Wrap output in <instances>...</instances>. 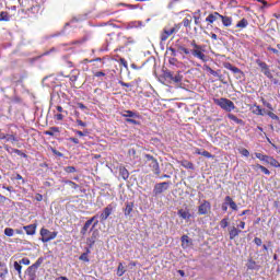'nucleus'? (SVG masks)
Segmentation results:
<instances>
[{"mask_svg": "<svg viewBox=\"0 0 280 280\" xmlns=\"http://www.w3.org/2000/svg\"><path fill=\"white\" fill-rule=\"evenodd\" d=\"M121 117H127V118L133 117V119H141V115H139V113L132 112V110H125V114H121Z\"/></svg>", "mask_w": 280, "mask_h": 280, "instance_id": "nucleus-21", "label": "nucleus"}, {"mask_svg": "<svg viewBox=\"0 0 280 280\" xmlns=\"http://www.w3.org/2000/svg\"><path fill=\"white\" fill-rule=\"evenodd\" d=\"M19 262L23 266H30V264H32L30 258H22Z\"/></svg>", "mask_w": 280, "mask_h": 280, "instance_id": "nucleus-50", "label": "nucleus"}, {"mask_svg": "<svg viewBox=\"0 0 280 280\" xmlns=\"http://www.w3.org/2000/svg\"><path fill=\"white\" fill-rule=\"evenodd\" d=\"M63 171L66 172V174H74V172H78L74 166H66Z\"/></svg>", "mask_w": 280, "mask_h": 280, "instance_id": "nucleus-41", "label": "nucleus"}, {"mask_svg": "<svg viewBox=\"0 0 280 280\" xmlns=\"http://www.w3.org/2000/svg\"><path fill=\"white\" fill-rule=\"evenodd\" d=\"M236 27L238 30H245V27H248V20L243 18L240 22H237Z\"/></svg>", "mask_w": 280, "mask_h": 280, "instance_id": "nucleus-32", "label": "nucleus"}, {"mask_svg": "<svg viewBox=\"0 0 280 280\" xmlns=\"http://www.w3.org/2000/svg\"><path fill=\"white\" fill-rule=\"evenodd\" d=\"M51 152L55 154V156H62V153L54 148H51Z\"/></svg>", "mask_w": 280, "mask_h": 280, "instance_id": "nucleus-63", "label": "nucleus"}, {"mask_svg": "<svg viewBox=\"0 0 280 280\" xmlns=\"http://www.w3.org/2000/svg\"><path fill=\"white\" fill-rule=\"evenodd\" d=\"M43 261H45V258L39 257L35 261V264H33L26 269V275H28L30 279L32 280L36 279V271L38 270V268H40V266H43Z\"/></svg>", "mask_w": 280, "mask_h": 280, "instance_id": "nucleus-6", "label": "nucleus"}, {"mask_svg": "<svg viewBox=\"0 0 280 280\" xmlns=\"http://www.w3.org/2000/svg\"><path fill=\"white\" fill-rule=\"evenodd\" d=\"M220 226L221 229H226V226H229V219L224 218L220 221Z\"/></svg>", "mask_w": 280, "mask_h": 280, "instance_id": "nucleus-44", "label": "nucleus"}, {"mask_svg": "<svg viewBox=\"0 0 280 280\" xmlns=\"http://www.w3.org/2000/svg\"><path fill=\"white\" fill-rule=\"evenodd\" d=\"M255 113L257 115L264 116L265 110L261 108V106L257 105Z\"/></svg>", "mask_w": 280, "mask_h": 280, "instance_id": "nucleus-52", "label": "nucleus"}, {"mask_svg": "<svg viewBox=\"0 0 280 280\" xmlns=\"http://www.w3.org/2000/svg\"><path fill=\"white\" fill-rule=\"evenodd\" d=\"M118 84H120V86H126L127 89H130L132 86L131 83H126L124 81H118Z\"/></svg>", "mask_w": 280, "mask_h": 280, "instance_id": "nucleus-58", "label": "nucleus"}, {"mask_svg": "<svg viewBox=\"0 0 280 280\" xmlns=\"http://www.w3.org/2000/svg\"><path fill=\"white\" fill-rule=\"evenodd\" d=\"M256 65L259 66L261 73H264L266 78L272 80V72L270 71V66H268L266 61H261V59H256Z\"/></svg>", "mask_w": 280, "mask_h": 280, "instance_id": "nucleus-7", "label": "nucleus"}, {"mask_svg": "<svg viewBox=\"0 0 280 280\" xmlns=\"http://www.w3.org/2000/svg\"><path fill=\"white\" fill-rule=\"evenodd\" d=\"M35 200H37V202H43V195L36 194L35 195Z\"/></svg>", "mask_w": 280, "mask_h": 280, "instance_id": "nucleus-64", "label": "nucleus"}, {"mask_svg": "<svg viewBox=\"0 0 280 280\" xmlns=\"http://www.w3.org/2000/svg\"><path fill=\"white\" fill-rule=\"evenodd\" d=\"M207 71H209L211 75H214V78H218V71L211 69V67H207Z\"/></svg>", "mask_w": 280, "mask_h": 280, "instance_id": "nucleus-55", "label": "nucleus"}, {"mask_svg": "<svg viewBox=\"0 0 280 280\" xmlns=\"http://www.w3.org/2000/svg\"><path fill=\"white\" fill-rule=\"evenodd\" d=\"M224 69L232 71V73H234V74L240 73L242 75V73H244L240 68L233 66L231 62L224 63Z\"/></svg>", "mask_w": 280, "mask_h": 280, "instance_id": "nucleus-17", "label": "nucleus"}, {"mask_svg": "<svg viewBox=\"0 0 280 280\" xmlns=\"http://www.w3.org/2000/svg\"><path fill=\"white\" fill-rule=\"evenodd\" d=\"M117 277H124L126 275V267H124V262H119L116 271Z\"/></svg>", "mask_w": 280, "mask_h": 280, "instance_id": "nucleus-27", "label": "nucleus"}, {"mask_svg": "<svg viewBox=\"0 0 280 280\" xmlns=\"http://www.w3.org/2000/svg\"><path fill=\"white\" fill-rule=\"evenodd\" d=\"M179 165H182V167H185V170H194V163L187 160H182L179 162Z\"/></svg>", "mask_w": 280, "mask_h": 280, "instance_id": "nucleus-28", "label": "nucleus"}, {"mask_svg": "<svg viewBox=\"0 0 280 280\" xmlns=\"http://www.w3.org/2000/svg\"><path fill=\"white\" fill-rule=\"evenodd\" d=\"M65 67H68V69H73L74 66H73L72 61L66 60Z\"/></svg>", "mask_w": 280, "mask_h": 280, "instance_id": "nucleus-62", "label": "nucleus"}, {"mask_svg": "<svg viewBox=\"0 0 280 280\" xmlns=\"http://www.w3.org/2000/svg\"><path fill=\"white\" fill-rule=\"evenodd\" d=\"M220 16H222V14H220L219 12H214L212 14H209L206 18V23H215V21H218V19H220Z\"/></svg>", "mask_w": 280, "mask_h": 280, "instance_id": "nucleus-20", "label": "nucleus"}, {"mask_svg": "<svg viewBox=\"0 0 280 280\" xmlns=\"http://www.w3.org/2000/svg\"><path fill=\"white\" fill-rule=\"evenodd\" d=\"M254 243L256 244V246H261L262 241H261V238H259V237H255V238H254Z\"/></svg>", "mask_w": 280, "mask_h": 280, "instance_id": "nucleus-61", "label": "nucleus"}, {"mask_svg": "<svg viewBox=\"0 0 280 280\" xmlns=\"http://www.w3.org/2000/svg\"><path fill=\"white\" fill-rule=\"evenodd\" d=\"M177 215L182 218V220H190L191 219V212H189V209H179L177 211Z\"/></svg>", "mask_w": 280, "mask_h": 280, "instance_id": "nucleus-16", "label": "nucleus"}, {"mask_svg": "<svg viewBox=\"0 0 280 280\" xmlns=\"http://www.w3.org/2000/svg\"><path fill=\"white\" fill-rule=\"evenodd\" d=\"M170 185H172V183L170 182H162V183L155 184L153 188L154 196H161V194H163L164 191H167L170 189Z\"/></svg>", "mask_w": 280, "mask_h": 280, "instance_id": "nucleus-8", "label": "nucleus"}, {"mask_svg": "<svg viewBox=\"0 0 280 280\" xmlns=\"http://www.w3.org/2000/svg\"><path fill=\"white\" fill-rule=\"evenodd\" d=\"M240 233H242V230L232 226L229 231L230 240H235V237L240 236Z\"/></svg>", "mask_w": 280, "mask_h": 280, "instance_id": "nucleus-24", "label": "nucleus"}, {"mask_svg": "<svg viewBox=\"0 0 280 280\" xmlns=\"http://www.w3.org/2000/svg\"><path fill=\"white\" fill-rule=\"evenodd\" d=\"M188 43L190 47H192L191 50L183 46V44H179L177 40L175 44L177 54H180V55L184 54L185 56H189V54H191L194 58H198V60H201V62H207V60H209L207 58V55H205V45H198V43H196V39L188 40Z\"/></svg>", "mask_w": 280, "mask_h": 280, "instance_id": "nucleus-1", "label": "nucleus"}, {"mask_svg": "<svg viewBox=\"0 0 280 280\" xmlns=\"http://www.w3.org/2000/svg\"><path fill=\"white\" fill-rule=\"evenodd\" d=\"M3 148H4L5 152H9L10 154L13 153L12 150H14V148H12V147H10L8 144H4Z\"/></svg>", "mask_w": 280, "mask_h": 280, "instance_id": "nucleus-59", "label": "nucleus"}, {"mask_svg": "<svg viewBox=\"0 0 280 280\" xmlns=\"http://www.w3.org/2000/svg\"><path fill=\"white\" fill-rule=\"evenodd\" d=\"M88 245L89 247L88 248H93V246H95V238L91 237V238H88Z\"/></svg>", "mask_w": 280, "mask_h": 280, "instance_id": "nucleus-51", "label": "nucleus"}, {"mask_svg": "<svg viewBox=\"0 0 280 280\" xmlns=\"http://www.w3.org/2000/svg\"><path fill=\"white\" fill-rule=\"evenodd\" d=\"M201 156H205L206 159H213V155L207 150L201 152Z\"/></svg>", "mask_w": 280, "mask_h": 280, "instance_id": "nucleus-48", "label": "nucleus"}, {"mask_svg": "<svg viewBox=\"0 0 280 280\" xmlns=\"http://www.w3.org/2000/svg\"><path fill=\"white\" fill-rule=\"evenodd\" d=\"M26 232V235H36V224H30L23 226Z\"/></svg>", "mask_w": 280, "mask_h": 280, "instance_id": "nucleus-23", "label": "nucleus"}, {"mask_svg": "<svg viewBox=\"0 0 280 280\" xmlns=\"http://www.w3.org/2000/svg\"><path fill=\"white\" fill-rule=\"evenodd\" d=\"M61 183L63 185H69V187H71L72 189H79L80 188V185L75 184L73 180L62 179Z\"/></svg>", "mask_w": 280, "mask_h": 280, "instance_id": "nucleus-29", "label": "nucleus"}, {"mask_svg": "<svg viewBox=\"0 0 280 280\" xmlns=\"http://www.w3.org/2000/svg\"><path fill=\"white\" fill-rule=\"evenodd\" d=\"M164 78L165 80H170V82H175V84H178V82H183V77L180 75V72L174 74V72L166 70L164 71Z\"/></svg>", "mask_w": 280, "mask_h": 280, "instance_id": "nucleus-9", "label": "nucleus"}, {"mask_svg": "<svg viewBox=\"0 0 280 280\" xmlns=\"http://www.w3.org/2000/svg\"><path fill=\"white\" fill-rule=\"evenodd\" d=\"M113 214V205H108L103 209V212L101 213V222H106L108 220V217Z\"/></svg>", "mask_w": 280, "mask_h": 280, "instance_id": "nucleus-12", "label": "nucleus"}, {"mask_svg": "<svg viewBox=\"0 0 280 280\" xmlns=\"http://www.w3.org/2000/svg\"><path fill=\"white\" fill-rule=\"evenodd\" d=\"M77 126H80L81 128H86V122L82 121L81 119H77Z\"/></svg>", "mask_w": 280, "mask_h": 280, "instance_id": "nucleus-57", "label": "nucleus"}, {"mask_svg": "<svg viewBox=\"0 0 280 280\" xmlns=\"http://www.w3.org/2000/svg\"><path fill=\"white\" fill-rule=\"evenodd\" d=\"M168 50L171 51V56H173L174 58H176L178 50L176 49V47H170Z\"/></svg>", "mask_w": 280, "mask_h": 280, "instance_id": "nucleus-53", "label": "nucleus"}, {"mask_svg": "<svg viewBox=\"0 0 280 280\" xmlns=\"http://www.w3.org/2000/svg\"><path fill=\"white\" fill-rule=\"evenodd\" d=\"M220 19H221L224 27H231V25H233V18L226 16V15H221Z\"/></svg>", "mask_w": 280, "mask_h": 280, "instance_id": "nucleus-22", "label": "nucleus"}, {"mask_svg": "<svg viewBox=\"0 0 280 280\" xmlns=\"http://www.w3.org/2000/svg\"><path fill=\"white\" fill-rule=\"evenodd\" d=\"M135 209V203L133 202H126V208L124 210V213L126 217L130 215Z\"/></svg>", "mask_w": 280, "mask_h": 280, "instance_id": "nucleus-25", "label": "nucleus"}, {"mask_svg": "<svg viewBox=\"0 0 280 280\" xmlns=\"http://www.w3.org/2000/svg\"><path fill=\"white\" fill-rule=\"evenodd\" d=\"M190 246H194V241L189 238L188 235L182 236V248L187 249L190 248Z\"/></svg>", "mask_w": 280, "mask_h": 280, "instance_id": "nucleus-14", "label": "nucleus"}, {"mask_svg": "<svg viewBox=\"0 0 280 280\" xmlns=\"http://www.w3.org/2000/svg\"><path fill=\"white\" fill-rule=\"evenodd\" d=\"M90 253H91V249H90V248H86L85 253H83V254L79 257L80 261H86V262H89V255H90Z\"/></svg>", "mask_w": 280, "mask_h": 280, "instance_id": "nucleus-36", "label": "nucleus"}, {"mask_svg": "<svg viewBox=\"0 0 280 280\" xmlns=\"http://www.w3.org/2000/svg\"><path fill=\"white\" fill-rule=\"evenodd\" d=\"M95 220H97V215L92 217L90 220H88L84 223L83 228L81 229V235H86V233L89 232V229L91 228V224H93Z\"/></svg>", "mask_w": 280, "mask_h": 280, "instance_id": "nucleus-13", "label": "nucleus"}, {"mask_svg": "<svg viewBox=\"0 0 280 280\" xmlns=\"http://www.w3.org/2000/svg\"><path fill=\"white\" fill-rule=\"evenodd\" d=\"M68 141H70V143H74V145L80 144V139H78V138L71 137L68 139Z\"/></svg>", "mask_w": 280, "mask_h": 280, "instance_id": "nucleus-54", "label": "nucleus"}, {"mask_svg": "<svg viewBox=\"0 0 280 280\" xmlns=\"http://www.w3.org/2000/svg\"><path fill=\"white\" fill-rule=\"evenodd\" d=\"M118 172L119 176L122 177V180H128V178H130V172H128V168L125 166H119Z\"/></svg>", "mask_w": 280, "mask_h": 280, "instance_id": "nucleus-18", "label": "nucleus"}, {"mask_svg": "<svg viewBox=\"0 0 280 280\" xmlns=\"http://www.w3.org/2000/svg\"><path fill=\"white\" fill-rule=\"evenodd\" d=\"M7 141H11V143H16L19 142V138L16 135H7Z\"/></svg>", "mask_w": 280, "mask_h": 280, "instance_id": "nucleus-39", "label": "nucleus"}, {"mask_svg": "<svg viewBox=\"0 0 280 280\" xmlns=\"http://www.w3.org/2000/svg\"><path fill=\"white\" fill-rule=\"evenodd\" d=\"M253 170H255V172H259V170H260L262 172V174H265L266 176H270V170H268L266 166H264L261 164L253 165Z\"/></svg>", "mask_w": 280, "mask_h": 280, "instance_id": "nucleus-19", "label": "nucleus"}, {"mask_svg": "<svg viewBox=\"0 0 280 280\" xmlns=\"http://www.w3.org/2000/svg\"><path fill=\"white\" fill-rule=\"evenodd\" d=\"M74 135H78V137H86V135H89V131H81V130H73Z\"/></svg>", "mask_w": 280, "mask_h": 280, "instance_id": "nucleus-45", "label": "nucleus"}, {"mask_svg": "<svg viewBox=\"0 0 280 280\" xmlns=\"http://www.w3.org/2000/svg\"><path fill=\"white\" fill-rule=\"evenodd\" d=\"M230 209H232L233 211H237V203H235L234 201H231Z\"/></svg>", "mask_w": 280, "mask_h": 280, "instance_id": "nucleus-60", "label": "nucleus"}, {"mask_svg": "<svg viewBox=\"0 0 280 280\" xmlns=\"http://www.w3.org/2000/svg\"><path fill=\"white\" fill-rule=\"evenodd\" d=\"M86 40H89V36H84L81 39L72 40L69 45H77V47H80V46L84 45V43H86Z\"/></svg>", "mask_w": 280, "mask_h": 280, "instance_id": "nucleus-26", "label": "nucleus"}, {"mask_svg": "<svg viewBox=\"0 0 280 280\" xmlns=\"http://www.w3.org/2000/svg\"><path fill=\"white\" fill-rule=\"evenodd\" d=\"M256 159H259V161H262L264 163H268L270 160V155H264L261 153H255Z\"/></svg>", "mask_w": 280, "mask_h": 280, "instance_id": "nucleus-35", "label": "nucleus"}, {"mask_svg": "<svg viewBox=\"0 0 280 280\" xmlns=\"http://www.w3.org/2000/svg\"><path fill=\"white\" fill-rule=\"evenodd\" d=\"M11 16L10 13H8V11H2L0 12V22H5L8 23L10 21Z\"/></svg>", "mask_w": 280, "mask_h": 280, "instance_id": "nucleus-33", "label": "nucleus"}, {"mask_svg": "<svg viewBox=\"0 0 280 280\" xmlns=\"http://www.w3.org/2000/svg\"><path fill=\"white\" fill-rule=\"evenodd\" d=\"M118 62L119 65H121V67H124L125 69H128V61L125 58H120Z\"/></svg>", "mask_w": 280, "mask_h": 280, "instance_id": "nucleus-47", "label": "nucleus"}, {"mask_svg": "<svg viewBox=\"0 0 280 280\" xmlns=\"http://www.w3.org/2000/svg\"><path fill=\"white\" fill-rule=\"evenodd\" d=\"M268 117H270L271 119L279 121V116H277V114H275L273 112H267Z\"/></svg>", "mask_w": 280, "mask_h": 280, "instance_id": "nucleus-46", "label": "nucleus"}, {"mask_svg": "<svg viewBox=\"0 0 280 280\" xmlns=\"http://www.w3.org/2000/svg\"><path fill=\"white\" fill-rule=\"evenodd\" d=\"M211 211V202L203 200V202L198 207L199 215H207Z\"/></svg>", "mask_w": 280, "mask_h": 280, "instance_id": "nucleus-10", "label": "nucleus"}, {"mask_svg": "<svg viewBox=\"0 0 280 280\" xmlns=\"http://www.w3.org/2000/svg\"><path fill=\"white\" fill-rule=\"evenodd\" d=\"M11 152H13V154H18V156H22L23 159H27V154L23 153V151H21L19 149H11Z\"/></svg>", "mask_w": 280, "mask_h": 280, "instance_id": "nucleus-38", "label": "nucleus"}, {"mask_svg": "<svg viewBox=\"0 0 280 280\" xmlns=\"http://www.w3.org/2000/svg\"><path fill=\"white\" fill-rule=\"evenodd\" d=\"M4 235H7V237H13L14 236V229L5 228L4 229Z\"/></svg>", "mask_w": 280, "mask_h": 280, "instance_id": "nucleus-40", "label": "nucleus"}, {"mask_svg": "<svg viewBox=\"0 0 280 280\" xmlns=\"http://www.w3.org/2000/svg\"><path fill=\"white\" fill-rule=\"evenodd\" d=\"M93 77L100 78L102 80V78H106V73L104 71H96V72H93Z\"/></svg>", "mask_w": 280, "mask_h": 280, "instance_id": "nucleus-42", "label": "nucleus"}, {"mask_svg": "<svg viewBox=\"0 0 280 280\" xmlns=\"http://www.w3.org/2000/svg\"><path fill=\"white\" fill-rule=\"evenodd\" d=\"M240 154H242V156H250V152L247 149H241L240 150Z\"/></svg>", "mask_w": 280, "mask_h": 280, "instance_id": "nucleus-49", "label": "nucleus"}, {"mask_svg": "<svg viewBox=\"0 0 280 280\" xmlns=\"http://www.w3.org/2000/svg\"><path fill=\"white\" fill-rule=\"evenodd\" d=\"M127 124H132L133 126H141V122L139 120L132 119V118H126Z\"/></svg>", "mask_w": 280, "mask_h": 280, "instance_id": "nucleus-43", "label": "nucleus"}, {"mask_svg": "<svg viewBox=\"0 0 280 280\" xmlns=\"http://www.w3.org/2000/svg\"><path fill=\"white\" fill-rule=\"evenodd\" d=\"M213 102L217 106H220L222 110H225L226 113H231L232 110H235V103L229 98H213Z\"/></svg>", "mask_w": 280, "mask_h": 280, "instance_id": "nucleus-4", "label": "nucleus"}, {"mask_svg": "<svg viewBox=\"0 0 280 280\" xmlns=\"http://www.w3.org/2000/svg\"><path fill=\"white\" fill-rule=\"evenodd\" d=\"M13 268H14V270H16L19 277H21V275H23V271H22L23 270V266H21V262L14 261Z\"/></svg>", "mask_w": 280, "mask_h": 280, "instance_id": "nucleus-34", "label": "nucleus"}, {"mask_svg": "<svg viewBox=\"0 0 280 280\" xmlns=\"http://www.w3.org/2000/svg\"><path fill=\"white\" fill-rule=\"evenodd\" d=\"M59 75L62 78H69L70 82L75 83L78 82V78H80V70L74 69L71 71V74H65V72H60Z\"/></svg>", "mask_w": 280, "mask_h": 280, "instance_id": "nucleus-11", "label": "nucleus"}, {"mask_svg": "<svg viewBox=\"0 0 280 280\" xmlns=\"http://www.w3.org/2000/svg\"><path fill=\"white\" fill-rule=\"evenodd\" d=\"M144 165L150 167L151 172L159 176L161 174V167L159 166V161L151 154H144Z\"/></svg>", "mask_w": 280, "mask_h": 280, "instance_id": "nucleus-3", "label": "nucleus"}, {"mask_svg": "<svg viewBox=\"0 0 280 280\" xmlns=\"http://www.w3.org/2000/svg\"><path fill=\"white\" fill-rule=\"evenodd\" d=\"M54 118H55L57 121H62V119H65V115H62V114H56V115L54 116Z\"/></svg>", "mask_w": 280, "mask_h": 280, "instance_id": "nucleus-56", "label": "nucleus"}, {"mask_svg": "<svg viewBox=\"0 0 280 280\" xmlns=\"http://www.w3.org/2000/svg\"><path fill=\"white\" fill-rule=\"evenodd\" d=\"M180 27H183L182 23L174 24L173 26H164L160 34L161 43H165V40H167L170 36H173V34H178Z\"/></svg>", "mask_w": 280, "mask_h": 280, "instance_id": "nucleus-2", "label": "nucleus"}, {"mask_svg": "<svg viewBox=\"0 0 280 280\" xmlns=\"http://www.w3.org/2000/svg\"><path fill=\"white\" fill-rule=\"evenodd\" d=\"M228 117L231 119V121L238 124V126H244V120L237 118V116H235L234 114H228Z\"/></svg>", "mask_w": 280, "mask_h": 280, "instance_id": "nucleus-30", "label": "nucleus"}, {"mask_svg": "<svg viewBox=\"0 0 280 280\" xmlns=\"http://www.w3.org/2000/svg\"><path fill=\"white\" fill-rule=\"evenodd\" d=\"M247 270H259L261 266L257 264L253 258H248L246 262Z\"/></svg>", "mask_w": 280, "mask_h": 280, "instance_id": "nucleus-15", "label": "nucleus"}, {"mask_svg": "<svg viewBox=\"0 0 280 280\" xmlns=\"http://www.w3.org/2000/svg\"><path fill=\"white\" fill-rule=\"evenodd\" d=\"M194 21V18H191V15L187 14L186 19L183 20V25L184 27H191V23Z\"/></svg>", "mask_w": 280, "mask_h": 280, "instance_id": "nucleus-31", "label": "nucleus"}, {"mask_svg": "<svg viewBox=\"0 0 280 280\" xmlns=\"http://www.w3.org/2000/svg\"><path fill=\"white\" fill-rule=\"evenodd\" d=\"M39 235L42 236L40 240L43 244H47V242H51V240H56L58 237V232H51L48 229L42 228Z\"/></svg>", "mask_w": 280, "mask_h": 280, "instance_id": "nucleus-5", "label": "nucleus"}, {"mask_svg": "<svg viewBox=\"0 0 280 280\" xmlns=\"http://www.w3.org/2000/svg\"><path fill=\"white\" fill-rule=\"evenodd\" d=\"M54 132H60V129L58 127H51L50 130L45 131V135L48 137H54Z\"/></svg>", "mask_w": 280, "mask_h": 280, "instance_id": "nucleus-37", "label": "nucleus"}]
</instances>
